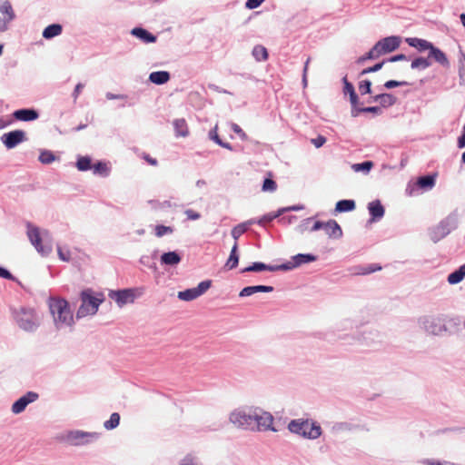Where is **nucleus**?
<instances>
[{
	"label": "nucleus",
	"mask_w": 465,
	"mask_h": 465,
	"mask_svg": "<svg viewBox=\"0 0 465 465\" xmlns=\"http://www.w3.org/2000/svg\"><path fill=\"white\" fill-rule=\"evenodd\" d=\"M353 200H341L336 203L335 211L339 213L351 212L355 209Z\"/></svg>",
	"instance_id": "obj_33"
},
{
	"label": "nucleus",
	"mask_w": 465,
	"mask_h": 465,
	"mask_svg": "<svg viewBox=\"0 0 465 465\" xmlns=\"http://www.w3.org/2000/svg\"><path fill=\"white\" fill-rule=\"evenodd\" d=\"M358 95L356 94L355 92H351V94H350V102L351 104V105L353 107H356V105L358 104Z\"/></svg>",
	"instance_id": "obj_57"
},
{
	"label": "nucleus",
	"mask_w": 465,
	"mask_h": 465,
	"mask_svg": "<svg viewBox=\"0 0 465 465\" xmlns=\"http://www.w3.org/2000/svg\"><path fill=\"white\" fill-rule=\"evenodd\" d=\"M384 64H385V61H382L381 63H378V64H374L371 67L365 68V69H363L361 71V74H370V73L377 72V71H379L380 69L382 68Z\"/></svg>",
	"instance_id": "obj_47"
},
{
	"label": "nucleus",
	"mask_w": 465,
	"mask_h": 465,
	"mask_svg": "<svg viewBox=\"0 0 465 465\" xmlns=\"http://www.w3.org/2000/svg\"><path fill=\"white\" fill-rule=\"evenodd\" d=\"M458 146L459 148H464L465 147V133L463 132L461 136L458 139Z\"/></svg>",
	"instance_id": "obj_64"
},
{
	"label": "nucleus",
	"mask_w": 465,
	"mask_h": 465,
	"mask_svg": "<svg viewBox=\"0 0 465 465\" xmlns=\"http://www.w3.org/2000/svg\"><path fill=\"white\" fill-rule=\"evenodd\" d=\"M369 212L372 219H380L384 214V208L380 201H373L369 203Z\"/></svg>",
	"instance_id": "obj_25"
},
{
	"label": "nucleus",
	"mask_w": 465,
	"mask_h": 465,
	"mask_svg": "<svg viewBox=\"0 0 465 465\" xmlns=\"http://www.w3.org/2000/svg\"><path fill=\"white\" fill-rule=\"evenodd\" d=\"M406 84H407L406 82H399V81H396V80H389V81H387L384 84V86L387 89H391V88H394V87L405 85Z\"/></svg>",
	"instance_id": "obj_49"
},
{
	"label": "nucleus",
	"mask_w": 465,
	"mask_h": 465,
	"mask_svg": "<svg viewBox=\"0 0 465 465\" xmlns=\"http://www.w3.org/2000/svg\"><path fill=\"white\" fill-rule=\"evenodd\" d=\"M288 429L307 439H317L322 433L321 426L308 420H293L289 423Z\"/></svg>",
	"instance_id": "obj_3"
},
{
	"label": "nucleus",
	"mask_w": 465,
	"mask_h": 465,
	"mask_svg": "<svg viewBox=\"0 0 465 465\" xmlns=\"http://www.w3.org/2000/svg\"><path fill=\"white\" fill-rule=\"evenodd\" d=\"M254 413L252 414L251 411L236 410L230 415V420L237 427L254 430Z\"/></svg>",
	"instance_id": "obj_7"
},
{
	"label": "nucleus",
	"mask_w": 465,
	"mask_h": 465,
	"mask_svg": "<svg viewBox=\"0 0 465 465\" xmlns=\"http://www.w3.org/2000/svg\"><path fill=\"white\" fill-rule=\"evenodd\" d=\"M120 415L117 412L111 414L110 419L104 423L106 430H113L119 425Z\"/></svg>",
	"instance_id": "obj_39"
},
{
	"label": "nucleus",
	"mask_w": 465,
	"mask_h": 465,
	"mask_svg": "<svg viewBox=\"0 0 465 465\" xmlns=\"http://www.w3.org/2000/svg\"><path fill=\"white\" fill-rule=\"evenodd\" d=\"M373 102L379 103L382 106H391L395 104L396 98L391 94H381L371 97Z\"/></svg>",
	"instance_id": "obj_26"
},
{
	"label": "nucleus",
	"mask_w": 465,
	"mask_h": 465,
	"mask_svg": "<svg viewBox=\"0 0 465 465\" xmlns=\"http://www.w3.org/2000/svg\"><path fill=\"white\" fill-rule=\"evenodd\" d=\"M143 293V288H130L120 291H113L109 296L114 300L118 306L122 307L126 303L134 302V299Z\"/></svg>",
	"instance_id": "obj_6"
},
{
	"label": "nucleus",
	"mask_w": 465,
	"mask_h": 465,
	"mask_svg": "<svg viewBox=\"0 0 465 465\" xmlns=\"http://www.w3.org/2000/svg\"><path fill=\"white\" fill-rule=\"evenodd\" d=\"M371 82L370 80H363L359 84V91L361 94H371Z\"/></svg>",
	"instance_id": "obj_46"
},
{
	"label": "nucleus",
	"mask_w": 465,
	"mask_h": 465,
	"mask_svg": "<svg viewBox=\"0 0 465 465\" xmlns=\"http://www.w3.org/2000/svg\"><path fill=\"white\" fill-rule=\"evenodd\" d=\"M173 232V228L165 225H156L155 227V235L157 237H162L167 233H172Z\"/></svg>",
	"instance_id": "obj_45"
},
{
	"label": "nucleus",
	"mask_w": 465,
	"mask_h": 465,
	"mask_svg": "<svg viewBox=\"0 0 465 465\" xmlns=\"http://www.w3.org/2000/svg\"><path fill=\"white\" fill-rule=\"evenodd\" d=\"M149 80L155 84H163L170 80V74L166 71L153 72L149 75Z\"/></svg>",
	"instance_id": "obj_23"
},
{
	"label": "nucleus",
	"mask_w": 465,
	"mask_h": 465,
	"mask_svg": "<svg viewBox=\"0 0 465 465\" xmlns=\"http://www.w3.org/2000/svg\"><path fill=\"white\" fill-rule=\"evenodd\" d=\"M211 281L201 282L195 288L179 292L178 298L186 302L193 301L203 294L211 287Z\"/></svg>",
	"instance_id": "obj_9"
},
{
	"label": "nucleus",
	"mask_w": 465,
	"mask_h": 465,
	"mask_svg": "<svg viewBox=\"0 0 465 465\" xmlns=\"http://www.w3.org/2000/svg\"><path fill=\"white\" fill-rule=\"evenodd\" d=\"M57 252H58L59 258L64 262H68L71 258V254L68 250L64 251L61 247H58Z\"/></svg>",
	"instance_id": "obj_50"
},
{
	"label": "nucleus",
	"mask_w": 465,
	"mask_h": 465,
	"mask_svg": "<svg viewBox=\"0 0 465 465\" xmlns=\"http://www.w3.org/2000/svg\"><path fill=\"white\" fill-rule=\"evenodd\" d=\"M254 430H277L272 427L273 417L270 412L263 411L262 413L254 412Z\"/></svg>",
	"instance_id": "obj_10"
},
{
	"label": "nucleus",
	"mask_w": 465,
	"mask_h": 465,
	"mask_svg": "<svg viewBox=\"0 0 465 465\" xmlns=\"http://www.w3.org/2000/svg\"><path fill=\"white\" fill-rule=\"evenodd\" d=\"M143 159L151 165H156L157 164V161L156 159L154 158H152L150 155L148 154H144L143 156Z\"/></svg>",
	"instance_id": "obj_63"
},
{
	"label": "nucleus",
	"mask_w": 465,
	"mask_h": 465,
	"mask_svg": "<svg viewBox=\"0 0 465 465\" xmlns=\"http://www.w3.org/2000/svg\"><path fill=\"white\" fill-rule=\"evenodd\" d=\"M131 33L133 35L140 38L144 43H154L156 41V37L143 28L135 27L132 30Z\"/></svg>",
	"instance_id": "obj_21"
},
{
	"label": "nucleus",
	"mask_w": 465,
	"mask_h": 465,
	"mask_svg": "<svg viewBox=\"0 0 465 465\" xmlns=\"http://www.w3.org/2000/svg\"><path fill=\"white\" fill-rule=\"evenodd\" d=\"M310 61H311V58L308 57L305 62L304 68H303L302 82H303L304 85L307 84V72H308V66H309Z\"/></svg>",
	"instance_id": "obj_56"
},
{
	"label": "nucleus",
	"mask_w": 465,
	"mask_h": 465,
	"mask_svg": "<svg viewBox=\"0 0 465 465\" xmlns=\"http://www.w3.org/2000/svg\"><path fill=\"white\" fill-rule=\"evenodd\" d=\"M55 157L54 153L50 151H44L39 155V161L42 163L49 164L54 161Z\"/></svg>",
	"instance_id": "obj_42"
},
{
	"label": "nucleus",
	"mask_w": 465,
	"mask_h": 465,
	"mask_svg": "<svg viewBox=\"0 0 465 465\" xmlns=\"http://www.w3.org/2000/svg\"><path fill=\"white\" fill-rule=\"evenodd\" d=\"M276 189H277V184H276V183L272 179L266 178L263 181L262 191H264V192H274Z\"/></svg>",
	"instance_id": "obj_44"
},
{
	"label": "nucleus",
	"mask_w": 465,
	"mask_h": 465,
	"mask_svg": "<svg viewBox=\"0 0 465 465\" xmlns=\"http://www.w3.org/2000/svg\"><path fill=\"white\" fill-rule=\"evenodd\" d=\"M280 268L281 269H287L288 266L282 265V266H279V267H274V266L266 265L265 263H262V262H253L252 265L242 269V272H262V271H271V272H273V271H275L277 269H280Z\"/></svg>",
	"instance_id": "obj_19"
},
{
	"label": "nucleus",
	"mask_w": 465,
	"mask_h": 465,
	"mask_svg": "<svg viewBox=\"0 0 465 465\" xmlns=\"http://www.w3.org/2000/svg\"><path fill=\"white\" fill-rule=\"evenodd\" d=\"M435 178H436V175H426V176L419 177L417 182L414 183V185L412 187H411V185L409 186V188H408V190L410 191L409 194L410 195L413 194L415 187H418L424 191L432 189L435 185Z\"/></svg>",
	"instance_id": "obj_14"
},
{
	"label": "nucleus",
	"mask_w": 465,
	"mask_h": 465,
	"mask_svg": "<svg viewBox=\"0 0 465 465\" xmlns=\"http://www.w3.org/2000/svg\"><path fill=\"white\" fill-rule=\"evenodd\" d=\"M63 28L59 24H53L45 28L43 37L50 39L62 34Z\"/></svg>",
	"instance_id": "obj_28"
},
{
	"label": "nucleus",
	"mask_w": 465,
	"mask_h": 465,
	"mask_svg": "<svg viewBox=\"0 0 465 465\" xmlns=\"http://www.w3.org/2000/svg\"><path fill=\"white\" fill-rule=\"evenodd\" d=\"M0 277L5 279H13L12 274L5 269L0 267Z\"/></svg>",
	"instance_id": "obj_59"
},
{
	"label": "nucleus",
	"mask_w": 465,
	"mask_h": 465,
	"mask_svg": "<svg viewBox=\"0 0 465 465\" xmlns=\"http://www.w3.org/2000/svg\"><path fill=\"white\" fill-rule=\"evenodd\" d=\"M209 138L215 142L218 145L222 146L223 148H226L228 150H232V145L229 143H224L222 141L218 134V125L216 124L210 132H209Z\"/></svg>",
	"instance_id": "obj_32"
},
{
	"label": "nucleus",
	"mask_w": 465,
	"mask_h": 465,
	"mask_svg": "<svg viewBox=\"0 0 465 465\" xmlns=\"http://www.w3.org/2000/svg\"><path fill=\"white\" fill-rule=\"evenodd\" d=\"M188 220H198L201 217V214L192 209H187L184 212Z\"/></svg>",
	"instance_id": "obj_51"
},
{
	"label": "nucleus",
	"mask_w": 465,
	"mask_h": 465,
	"mask_svg": "<svg viewBox=\"0 0 465 465\" xmlns=\"http://www.w3.org/2000/svg\"><path fill=\"white\" fill-rule=\"evenodd\" d=\"M379 56H372V55L371 56V50H370L364 56H361L358 59V63H362L367 59H376Z\"/></svg>",
	"instance_id": "obj_61"
},
{
	"label": "nucleus",
	"mask_w": 465,
	"mask_h": 465,
	"mask_svg": "<svg viewBox=\"0 0 465 465\" xmlns=\"http://www.w3.org/2000/svg\"><path fill=\"white\" fill-rule=\"evenodd\" d=\"M16 323L25 331H33L38 325L36 313L32 308L21 307L14 312Z\"/></svg>",
	"instance_id": "obj_4"
},
{
	"label": "nucleus",
	"mask_w": 465,
	"mask_h": 465,
	"mask_svg": "<svg viewBox=\"0 0 465 465\" xmlns=\"http://www.w3.org/2000/svg\"><path fill=\"white\" fill-rule=\"evenodd\" d=\"M264 0H247L246 2V7L249 9H254L260 6Z\"/></svg>",
	"instance_id": "obj_53"
},
{
	"label": "nucleus",
	"mask_w": 465,
	"mask_h": 465,
	"mask_svg": "<svg viewBox=\"0 0 465 465\" xmlns=\"http://www.w3.org/2000/svg\"><path fill=\"white\" fill-rule=\"evenodd\" d=\"M273 291L272 286L266 285H256V286H247L244 287L239 293L240 297H248L254 293L262 292H272Z\"/></svg>",
	"instance_id": "obj_17"
},
{
	"label": "nucleus",
	"mask_w": 465,
	"mask_h": 465,
	"mask_svg": "<svg viewBox=\"0 0 465 465\" xmlns=\"http://www.w3.org/2000/svg\"><path fill=\"white\" fill-rule=\"evenodd\" d=\"M322 230L325 233L332 238H339L342 234L341 228L335 220H329L325 222Z\"/></svg>",
	"instance_id": "obj_16"
},
{
	"label": "nucleus",
	"mask_w": 465,
	"mask_h": 465,
	"mask_svg": "<svg viewBox=\"0 0 465 465\" xmlns=\"http://www.w3.org/2000/svg\"><path fill=\"white\" fill-rule=\"evenodd\" d=\"M239 263V254H238V242H234L232 247L231 253L226 261L225 266L232 270L238 266Z\"/></svg>",
	"instance_id": "obj_24"
},
{
	"label": "nucleus",
	"mask_w": 465,
	"mask_h": 465,
	"mask_svg": "<svg viewBox=\"0 0 465 465\" xmlns=\"http://www.w3.org/2000/svg\"><path fill=\"white\" fill-rule=\"evenodd\" d=\"M25 134L22 130H15L6 134H4L1 137L2 143L6 148L12 149L25 140Z\"/></svg>",
	"instance_id": "obj_11"
},
{
	"label": "nucleus",
	"mask_w": 465,
	"mask_h": 465,
	"mask_svg": "<svg viewBox=\"0 0 465 465\" xmlns=\"http://www.w3.org/2000/svg\"><path fill=\"white\" fill-rule=\"evenodd\" d=\"M325 143H326V138L322 135H319L316 138L312 139V143H313V145L316 148L322 147Z\"/></svg>",
	"instance_id": "obj_52"
},
{
	"label": "nucleus",
	"mask_w": 465,
	"mask_h": 465,
	"mask_svg": "<svg viewBox=\"0 0 465 465\" xmlns=\"http://www.w3.org/2000/svg\"><path fill=\"white\" fill-rule=\"evenodd\" d=\"M27 236L31 243L35 247L38 252L42 255H46L51 252L52 248L50 245H43L40 231L37 227L28 224Z\"/></svg>",
	"instance_id": "obj_8"
},
{
	"label": "nucleus",
	"mask_w": 465,
	"mask_h": 465,
	"mask_svg": "<svg viewBox=\"0 0 465 465\" xmlns=\"http://www.w3.org/2000/svg\"><path fill=\"white\" fill-rule=\"evenodd\" d=\"M252 55L257 61H265L268 58V52L264 46L256 45L252 50Z\"/></svg>",
	"instance_id": "obj_36"
},
{
	"label": "nucleus",
	"mask_w": 465,
	"mask_h": 465,
	"mask_svg": "<svg viewBox=\"0 0 465 465\" xmlns=\"http://www.w3.org/2000/svg\"><path fill=\"white\" fill-rule=\"evenodd\" d=\"M232 127V130L237 134L242 140L245 141L247 140L248 136L247 134L243 132V130L237 124H232L231 125Z\"/></svg>",
	"instance_id": "obj_48"
},
{
	"label": "nucleus",
	"mask_w": 465,
	"mask_h": 465,
	"mask_svg": "<svg viewBox=\"0 0 465 465\" xmlns=\"http://www.w3.org/2000/svg\"><path fill=\"white\" fill-rule=\"evenodd\" d=\"M14 116L19 121H33L38 117V114L33 109H20L14 113Z\"/></svg>",
	"instance_id": "obj_20"
},
{
	"label": "nucleus",
	"mask_w": 465,
	"mask_h": 465,
	"mask_svg": "<svg viewBox=\"0 0 465 465\" xmlns=\"http://www.w3.org/2000/svg\"><path fill=\"white\" fill-rule=\"evenodd\" d=\"M433 59L435 62L439 63L440 65L444 67L450 66V62L446 56V54L439 48L435 47L433 45L430 49V53L428 55V59Z\"/></svg>",
	"instance_id": "obj_15"
},
{
	"label": "nucleus",
	"mask_w": 465,
	"mask_h": 465,
	"mask_svg": "<svg viewBox=\"0 0 465 465\" xmlns=\"http://www.w3.org/2000/svg\"><path fill=\"white\" fill-rule=\"evenodd\" d=\"M285 210L286 209H280L276 213L265 214L255 223L261 226H264L266 223H271L272 220L282 215Z\"/></svg>",
	"instance_id": "obj_34"
},
{
	"label": "nucleus",
	"mask_w": 465,
	"mask_h": 465,
	"mask_svg": "<svg viewBox=\"0 0 465 465\" xmlns=\"http://www.w3.org/2000/svg\"><path fill=\"white\" fill-rule=\"evenodd\" d=\"M343 83H344V88H343L344 94H351V92H355L353 85L350 82H348L346 77L343 78Z\"/></svg>",
	"instance_id": "obj_54"
},
{
	"label": "nucleus",
	"mask_w": 465,
	"mask_h": 465,
	"mask_svg": "<svg viewBox=\"0 0 465 465\" xmlns=\"http://www.w3.org/2000/svg\"><path fill=\"white\" fill-rule=\"evenodd\" d=\"M76 167L79 171H87L92 169L91 159L87 156L78 158Z\"/></svg>",
	"instance_id": "obj_41"
},
{
	"label": "nucleus",
	"mask_w": 465,
	"mask_h": 465,
	"mask_svg": "<svg viewBox=\"0 0 465 465\" xmlns=\"http://www.w3.org/2000/svg\"><path fill=\"white\" fill-rule=\"evenodd\" d=\"M99 438V433L96 432H84V431H74L69 435V440L74 445H84L89 444Z\"/></svg>",
	"instance_id": "obj_12"
},
{
	"label": "nucleus",
	"mask_w": 465,
	"mask_h": 465,
	"mask_svg": "<svg viewBox=\"0 0 465 465\" xmlns=\"http://www.w3.org/2000/svg\"><path fill=\"white\" fill-rule=\"evenodd\" d=\"M92 169L95 174H100L102 176H107L109 174L110 169L105 163L98 162L97 163L92 165Z\"/></svg>",
	"instance_id": "obj_38"
},
{
	"label": "nucleus",
	"mask_w": 465,
	"mask_h": 465,
	"mask_svg": "<svg viewBox=\"0 0 465 465\" xmlns=\"http://www.w3.org/2000/svg\"><path fill=\"white\" fill-rule=\"evenodd\" d=\"M359 112H364V113H373L378 114L381 112L380 107L378 106H370V107H364L358 110Z\"/></svg>",
	"instance_id": "obj_55"
},
{
	"label": "nucleus",
	"mask_w": 465,
	"mask_h": 465,
	"mask_svg": "<svg viewBox=\"0 0 465 465\" xmlns=\"http://www.w3.org/2000/svg\"><path fill=\"white\" fill-rule=\"evenodd\" d=\"M465 277V263L461 265L458 270L454 271L448 276V282L450 284L459 283Z\"/></svg>",
	"instance_id": "obj_30"
},
{
	"label": "nucleus",
	"mask_w": 465,
	"mask_h": 465,
	"mask_svg": "<svg viewBox=\"0 0 465 465\" xmlns=\"http://www.w3.org/2000/svg\"><path fill=\"white\" fill-rule=\"evenodd\" d=\"M83 88H84V84H76V86L74 88V96L75 99L77 98L79 94L82 92Z\"/></svg>",
	"instance_id": "obj_62"
},
{
	"label": "nucleus",
	"mask_w": 465,
	"mask_h": 465,
	"mask_svg": "<svg viewBox=\"0 0 465 465\" xmlns=\"http://www.w3.org/2000/svg\"><path fill=\"white\" fill-rule=\"evenodd\" d=\"M401 44L399 36H388L378 41L371 49V56H381L396 50Z\"/></svg>",
	"instance_id": "obj_5"
},
{
	"label": "nucleus",
	"mask_w": 465,
	"mask_h": 465,
	"mask_svg": "<svg viewBox=\"0 0 465 465\" xmlns=\"http://www.w3.org/2000/svg\"><path fill=\"white\" fill-rule=\"evenodd\" d=\"M407 57L405 54H397V55H394L392 57H391L388 61L390 62H396V61H402V60H406Z\"/></svg>",
	"instance_id": "obj_60"
},
{
	"label": "nucleus",
	"mask_w": 465,
	"mask_h": 465,
	"mask_svg": "<svg viewBox=\"0 0 465 465\" xmlns=\"http://www.w3.org/2000/svg\"><path fill=\"white\" fill-rule=\"evenodd\" d=\"M48 304L54 322L58 328L72 325L74 316L66 300L50 298Z\"/></svg>",
	"instance_id": "obj_1"
},
{
	"label": "nucleus",
	"mask_w": 465,
	"mask_h": 465,
	"mask_svg": "<svg viewBox=\"0 0 465 465\" xmlns=\"http://www.w3.org/2000/svg\"><path fill=\"white\" fill-rule=\"evenodd\" d=\"M406 43L411 46L416 48L418 51L422 52L425 50L430 49L432 44L427 40L417 38V37H410L406 38Z\"/></svg>",
	"instance_id": "obj_18"
},
{
	"label": "nucleus",
	"mask_w": 465,
	"mask_h": 465,
	"mask_svg": "<svg viewBox=\"0 0 465 465\" xmlns=\"http://www.w3.org/2000/svg\"><path fill=\"white\" fill-rule=\"evenodd\" d=\"M294 263L296 266L301 265L302 263H308L311 262H314L316 260V256L312 254H297L294 256Z\"/></svg>",
	"instance_id": "obj_40"
},
{
	"label": "nucleus",
	"mask_w": 465,
	"mask_h": 465,
	"mask_svg": "<svg viewBox=\"0 0 465 465\" xmlns=\"http://www.w3.org/2000/svg\"><path fill=\"white\" fill-rule=\"evenodd\" d=\"M381 270V266L376 263L369 264L367 266H357L352 269V273L355 275H366Z\"/></svg>",
	"instance_id": "obj_22"
},
{
	"label": "nucleus",
	"mask_w": 465,
	"mask_h": 465,
	"mask_svg": "<svg viewBox=\"0 0 465 465\" xmlns=\"http://www.w3.org/2000/svg\"><path fill=\"white\" fill-rule=\"evenodd\" d=\"M324 223H325V222H320V221L314 222L312 227L311 228V231H318V230L322 229L324 227L323 226Z\"/></svg>",
	"instance_id": "obj_58"
},
{
	"label": "nucleus",
	"mask_w": 465,
	"mask_h": 465,
	"mask_svg": "<svg viewBox=\"0 0 465 465\" xmlns=\"http://www.w3.org/2000/svg\"><path fill=\"white\" fill-rule=\"evenodd\" d=\"M431 63L428 58L418 57L411 62V67L412 69H426L430 67Z\"/></svg>",
	"instance_id": "obj_37"
},
{
	"label": "nucleus",
	"mask_w": 465,
	"mask_h": 465,
	"mask_svg": "<svg viewBox=\"0 0 465 465\" xmlns=\"http://www.w3.org/2000/svg\"><path fill=\"white\" fill-rule=\"evenodd\" d=\"M181 261V257L175 252H165L161 256L162 263L167 265H175L178 264Z\"/></svg>",
	"instance_id": "obj_31"
},
{
	"label": "nucleus",
	"mask_w": 465,
	"mask_h": 465,
	"mask_svg": "<svg viewBox=\"0 0 465 465\" xmlns=\"http://www.w3.org/2000/svg\"><path fill=\"white\" fill-rule=\"evenodd\" d=\"M38 397L39 396L36 392L28 391L25 395L22 396L16 401L14 402V404L12 405V411L15 414H19L23 412L25 410L26 406L29 403L35 401L38 399Z\"/></svg>",
	"instance_id": "obj_13"
},
{
	"label": "nucleus",
	"mask_w": 465,
	"mask_h": 465,
	"mask_svg": "<svg viewBox=\"0 0 465 465\" xmlns=\"http://www.w3.org/2000/svg\"><path fill=\"white\" fill-rule=\"evenodd\" d=\"M173 126L177 136L186 137L189 134L188 125L184 119H176L173 122Z\"/></svg>",
	"instance_id": "obj_29"
},
{
	"label": "nucleus",
	"mask_w": 465,
	"mask_h": 465,
	"mask_svg": "<svg viewBox=\"0 0 465 465\" xmlns=\"http://www.w3.org/2000/svg\"><path fill=\"white\" fill-rule=\"evenodd\" d=\"M373 166V163L371 162V161H366V162H363L361 163H355L352 165V169L355 171V172H361V171H363V172H369Z\"/></svg>",
	"instance_id": "obj_43"
},
{
	"label": "nucleus",
	"mask_w": 465,
	"mask_h": 465,
	"mask_svg": "<svg viewBox=\"0 0 465 465\" xmlns=\"http://www.w3.org/2000/svg\"><path fill=\"white\" fill-rule=\"evenodd\" d=\"M82 304L77 311V317L82 318L96 313L100 304L104 302V294L96 293L87 289L81 292Z\"/></svg>",
	"instance_id": "obj_2"
},
{
	"label": "nucleus",
	"mask_w": 465,
	"mask_h": 465,
	"mask_svg": "<svg viewBox=\"0 0 465 465\" xmlns=\"http://www.w3.org/2000/svg\"><path fill=\"white\" fill-rule=\"evenodd\" d=\"M254 223V220H250L247 223H239L232 228L231 234L234 239V242L248 230V225Z\"/></svg>",
	"instance_id": "obj_27"
},
{
	"label": "nucleus",
	"mask_w": 465,
	"mask_h": 465,
	"mask_svg": "<svg viewBox=\"0 0 465 465\" xmlns=\"http://www.w3.org/2000/svg\"><path fill=\"white\" fill-rule=\"evenodd\" d=\"M0 12L6 15V22H10L12 21L14 18H15V13H14V10H13V7L10 4V2L8 1H5L1 5H0Z\"/></svg>",
	"instance_id": "obj_35"
}]
</instances>
